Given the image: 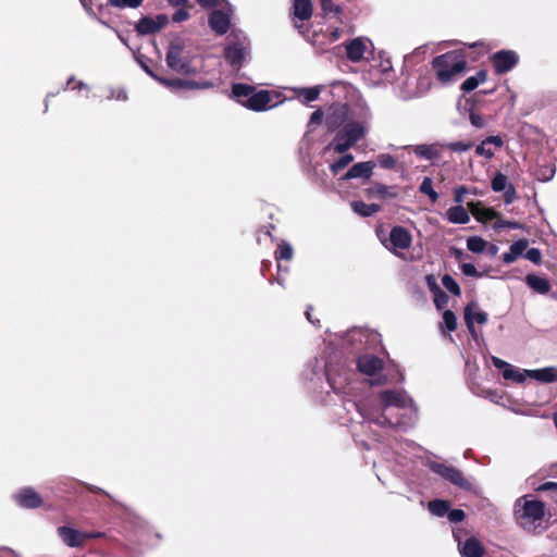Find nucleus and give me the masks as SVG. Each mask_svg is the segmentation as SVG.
Masks as SVG:
<instances>
[{
	"instance_id": "f257e3e1",
	"label": "nucleus",
	"mask_w": 557,
	"mask_h": 557,
	"mask_svg": "<svg viewBox=\"0 0 557 557\" xmlns=\"http://www.w3.org/2000/svg\"><path fill=\"white\" fill-rule=\"evenodd\" d=\"M383 412L379 414L376 409L364 404L350 401L363 421L372 422L380 426H398L406 429L417 419V409L412 399L404 391L386 389L380 393Z\"/></svg>"
},
{
	"instance_id": "f03ea898",
	"label": "nucleus",
	"mask_w": 557,
	"mask_h": 557,
	"mask_svg": "<svg viewBox=\"0 0 557 557\" xmlns=\"http://www.w3.org/2000/svg\"><path fill=\"white\" fill-rule=\"evenodd\" d=\"M372 114L368 107L360 106L354 109L350 119L337 131L325 151L344 153L366 137L371 126Z\"/></svg>"
},
{
	"instance_id": "7ed1b4c3",
	"label": "nucleus",
	"mask_w": 557,
	"mask_h": 557,
	"mask_svg": "<svg viewBox=\"0 0 557 557\" xmlns=\"http://www.w3.org/2000/svg\"><path fill=\"white\" fill-rule=\"evenodd\" d=\"M517 523L530 533H541L544 528L545 505L531 495L522 496L515 503Z\"/></svg>"
},
{
	"instance_id": "20e7f679",
	"label": "nucleus",
	"mask_w": 557,
	"mask_h": 557,
	"mask_svg": "<svg viewBox=\"0 0 557 557\" xmlns=\"http://www.w3.org/2000/svg\"><path fill=\"white\" fill-rule=\"evenodd\" d=\"M492 363L495 368L502 371V375L505 380L512 381L513 383L521 384L528 377L533 379L542 384L557 382V367L555 366L534 370H521L495 356L492 357Z\"/></svg>"
},
{
	"instance_id": "39448f33",
	"label": "nucleus",
	"mask_w": 557,
	"mask_h": 557,
	"mask_svg": "<svg viewBox=\"0 0 557 557\" xmlns=\"http://www.w3.org/2000/svg\"><path fill=\"white\" fill-rule=\"evenodd\" d=\"M432 65L435 71L436 78L442 84H449L456 76L460 75L465 71L467 62L461 53L450 51L436 57L433 60Z\"/></svg>"
},
{
	"instance_id": "423d86ee",
	"label": "nucleus",
	"mask_w": 557,
	"mask_h": 557,
	"mask_svg": "<svg viewBox=\"0 0 557 557\" xmlns=\"http://www.w3.org/2000/svg\"><path fill=\"white\" fill-rule=\"evenodd\" d=\"M165 61L168 66L176 73L194 74L197 71L191 64V59L186 51L184 41L180 38L171 41Z\"/></svg>"
},
{
	"instance_id": "0eeeda50",
	"label": "nucleus",
	"mask_w": 557,
	"mask_h": 557,
	"mask_svg": "<svg viewBox=\"0 0 557 557\" xmlns=\"http://www.w3.org/2000/svg\"><path fill=\"white\" fill-rule=\"evenodd\" d=\"M411 243L412 236L410 232L403 226L392 227L388 238L382 239L385 248L397 257H401L403 252L411 246Z\"/></svg>"
},
{
	"instance_id": "6e6552de",
	"label": "nucleus",
	"mask_w": 557,
	"mask_h": 557,
	"mask_svg": "<svg viewBox=\"0 0 557 557\" xmlns=\"http://www.w3.org/2000/svg\"><path fill=\"white\" fill-rule=\"evenodd\" d=\"M226 61L233 66L239 69L249 55V41L243 37H235L230 41L224 50Z\"/></svg>"
},
{
	"instance_id": "1a4fd4ad",
	"label": "nucleus",
	"mask_w": 557,
	"mask_h": 557,
	"mask_svg": "<svg viewBox=\"0 0 557 557\" xmlns=\"http://www.w3.org/2000/svg\"><path fill=\"white\" fill-rule=\"evenodd\" d=\"M428 466L434 473L449 481L451 484L463 490H471V483L463 476L462 472L455 467L437 461H430Z\"/></svg>"
},
{
	"instance_id": "9d476101",
	"label": "nucleus",
	"mask_w": 557,
	"mask_h": 557,
	"mask_svg": "<svg viewBox=\"0 0 557 557\" xmlns=\"http://www.w3.org/2000/svg\"><path fill=\"white\" fill-rule=\"evenodd\" d=\"M463 531H454V537L458 544V550L461 557H484L485 550L482 543L474 536L462 540Z\"/></svg>"
},
{
	"instance_id": "9b49d317",
	"label": "nucleus",
	"mask_w": 557,
	"mask_h": 557,
	"mask_svg": "<svg viewBox=\"0 0 557 557\" xmlns=\"http://www.w3.org/2000/svg\"><path fill=\"white\" fill-rule=\"evenodd\" d=\"M325 374L334 393L347 396L351 394L352 387L350 386V376L354 375L351 371L343 369L335 373L333 370L327 368Z\"/></svg>"
},
{
	"instance_id": "f8f14e48",
	"label": "nucleus",
	"mask_w": 557,
	"mask_h": 557,
	"mask_svg": "<svg viewBox=\"0 0 557 557\" xmlns=\"http://www.w3.org/2000/svg\"><path fill=\"white\" fill-rule=\"evenodd\" d=\"M354 109L347 104L337 103L332 106L326 113L325 124L330 129L341 128L351 116Z\"/></svg>"
},
{
	"instance_id": "ddd939ff",
	"label": "nucleus",
	"mask_w": 557,
	"mask_h": 557,
	"mask_svg": "<svg viewBox=\"0 0 557 557\" xmlns=\"http://www.w3.org/2000/svg\"><path fill=\"white\" fill-rule=\"evenodd\" d=\"M491 187L495 193H503L506 205H510L517 199L516 188L502 172L495 173L491 181Z\"/></svg>"
},
{
	"instance_id": "4468645a",
	"label": "nucleus",
	"mask_w": 557,
	"mask_h": 557,
	"mask_svg": "<svg viewBox=\"0 0 557 557\" xmlns=\"http://www.w3.org/2000/svg\"><path fill=\"white\" fill-rule=\"evenodd\" d=\"M493 66L497 74H504L516 66L518 54L511 50H502L494 53L492 58Z\"/></svg>"
},
{
	"instance_id": "2eb2a0df",
	"label": "nucleus",
	"mask_w": 557,
	"mask_h": 557,
	"mask_svg": "<svg viewBox=\"0 0 557 557\" xmlns=\"http://www.w3.org/2000/svg\"><path fill=\"white\" fill-rule=\"evenodd\" d=\"M168 23V17L164 14H159L156 17L144 16L140 18L135 29L139 35H151L159 32Z\"/></svg>"
},
{
	"instance_id": "dca6fc26",
	"label": "nucleus",
	"mask_w": 557,
	"mask_h": 557,
	"mask_svg": "<svg viewBox=\"0 0 557 557\" xmlns=\"http://www.w3.org/2000/svg\"><path fill=\"white\" fill-rule=\"evenodd\" d=\"M274 95L268 90L253 91L252 96L249 98L246 108L253 111H265L274 106L276 102H273Z\"/></svg>"
},
{
	"instance_id": "f3484780",
	"label": "nucleus",
	"mask_w": 557,
	"mask_h": 557,
	"mask_svg": "<svg viewBox=\"0 0 557 557\" xmlns=\"http://www.w3.org/2000/svg\"><path fill=\"white\" fill-rule=\"evenodd\" d=\"M491 146H494L496 149H500L504 146L503 138L499 135L487 136L475 147V154L487 160L493 159L495 157V151Z\"/></svg>"
},
{
	"instance_id": "a211bd4d",
	"label": "nucleus",
	"mask_w": 557,
	"mask_h": 557,
	"mask_svg": "<svg viewBox=\"0 0 557 557\" xmlns=\"http://www.w3.org/2000/svg\"><path fill=\"white\" fill-rule=\"evenodd\" d=\"M357 368L362 374L373 376L383 369V360L373 355H363L358 358Z\"/></svg>"
},
{
	"instance_id": "6ab92c4d",
	"label": "nucleus",
	"mask_w": 557,
	"mask_h": 557,
	"mask_svg": "<svg viewBox=\"0 0 557 557\" xmlns=\"http://www.w3.org/2000/svg\"><path fill=\"white\" fill-rule=\"evenodd\" d=\"M57 532L62 542L69 547H83L85 544L84 532L65 525L59 527Z\"/></svg>"
},
{
	"instance_id": "aec40b11",
	"label": "nucleus",
	"mask_w": 557,
	"mask_h": 557,
	"mask_svg": "<svg viewBox=\"0 0 557 557\" xmlns=\"http://www.w3.org/2000/svg\"><path fill=\"white\" fill-rule=\"evenodd\" d=\"M369 41L362 37H357L345 44L346 55L351 62H360L368 50Z\"/></svg>"
},
{
	"instance_id": "412c9836",
	"label": "nucleus",
	"mask_w": 557,
	"mask_h": 557,
	"mask_svg": "<svg viewBox=\"0 0 557 557\" xmlns=\"http://www.w3.org/2000/svg\"><path fill=\"white\" fill-rule=\"evenodd\" d=\"M375 163L373 161L358 162L354 164L342 177L343 181H349L352 178H370L373 173Z\"/></svg>"
},
{
	"instance_id": "4be33fe9",
	"label": "nucleus",
	"mask_w": 557,
	"mask_h": 557,
	"mask_svg": "<svg viewBox=\"0 0 557 557\" xmlns=\"http://www.w3.org/2000/svg\"><path fill=\"white\" fill-rule=\"evenodd\" d=\"M443 150L444 145L440 143L421 144L413 147V152L417 157L429 161L441 158Z\"/></svg>"
},
{
	"instance_id": "5701e85b",
	"label": "nucleus",
	"mask_w": 557,
	"mask_h": 557,
	"mask_svg": "<svg viewBox=\"0 0 557 557\" xmlns=\"http://www.w3.org/2000/svg\"><path fill=\"white\" fill-rule=\"evenodd\" d=\"M231 24L230 15L221 10H214L209 16V25L219 35L227 33Z\"/></svg>"
},
{
	"instance_id": "b1692460",
	"label": "nucleus",
	"mask_w": 557,
	"mask_h": 557,
	"mask_svg": "<svg viewBox=\"0 0 557 557\" xmlns=\"http://www.w3.org/2000/svg\"><path fill=\"white\" fill-rule=\"evenodd\" d=\"M15 499L17 504L25 508H37L41 505L42 500L38 493L33 488L26 487L21 490L16 495Z\"/></svg>"
},
{
	"instance_id": "393cba45",
	"label": "nucleus",
	"mask_w": 557,
	"mask_h": 557,
	"mask_svg": "<svg viewBox=\"0 0 557 557\" xmlns=\"http://www.w3.org/2000/svg\"><path fill=\"white\" fill-rule=\"evenodd\" d=\"M292 13L299 21L310 20L313 13L311 0H293Z\"/></svg>"
},
{
	"instance_id": "a878e982",
	"label": "nucleus",
	"mask_w": 557,
	"mask_h": 557,
	"mask_svg": "<svg viewBox=\"0 0 557 557\" xmlns=\"http://www.w3.org/2000/svg\"><path fill=\"white\" fill-rule=\"evenodd\" d=\"M524 282L536 294L546 295L550 290V282L545 276L528 274Z\"/></svg>"
},
{
	"instance_id": "bb28decb",
	"label": "nucleus",
	"mask_w": 557,
	"mask_h": 557,
	"mask_svg": "<svg viewBox=\"0 0 557 557\" xmlns=\"http://www.w3.org/2000/svg\"><path fill=\"white\" fill-rule=\"evenodd\" d=\"M527 239H519L512 243L509 247V251L503 255V261L507 264L515 262L528 248Z\"/></svg>"
},
{
	"instance_id": "cd10ccee",
	"label": "nucleus",
	"mask_w": 557,
	"mask_h": 557,
	"mask_svg": "<svg viewBox=\"0 0 557 557\" xmlns=\"http://www.w3.org/2000/svg\"><path fill=\"white\" fill-rule=\"evenodd\" d=\"M446 219L455 224H466L470 221L468 211L462 206L450 207L446 211Z\"/></svg>"
},
{
	"instance_id": "c85d7f7f",
	"label": "nucleus",
	"mask_w": 557,
	"mask_h": 557,
	"mask_svg": "<svg viewBox=\"0 0 557 557\" xmlns=\"http://www.w3.org/2000/svg\"><path fill=\"white\" fill-rule=\"evenodd\" d=\"M255 88L247 84H234L232 87V95L243 106H247L249 98L252 96Z\"/></svg>"
},
{
	"instance_id": "c756f323",
	"label": "nucleus",
	"mask_w": 557,
	"mask_h": 557,
	"mask_svg": "<svg viewBox=\"0 0 557 557\" xmlns=\"http://www.w3.org/2000/svg\"><path fill=\"white\" fill-rule=\"evenodd\" d=\"M377 337H379L377 333L368 331V330H361V329L357 330L356 329V330H352L349 332V341L351 343H356V342L363 343L364 342V344H368L369 342L376 341Z\"/></svg>"
},
{
	"instance_id": "7c9ffc66",
	"label": "nucleus",
	"mask_w": 557,
	"mask_h": 557,
	"mask_svg": "<svg viewBox=\"0 0 557 557\" xmlns=\"http://www.w3.org/2000/svg\"><path fill=\"white\" fill-rule=\"evenodd\" d=\"M351 209L355 213L361 216H371L380 210V206L376 203H366L363 201H352L350 203Z\"/></svg>"
},
{
	"instance_id": "2f4dec72",
	"label": "nucleus",
	"mask_w": 557,
	"mask_h": 557,
	"mask_svg": "<svg viewBox=\"0 0 557 557\" xmlns=\"http://www.w3.org/2000/svg\"><path fill=\"white\" fill-rule=\"evenodd\" d=\"M487 74L485 71L481 70L476 72L475 75L468 77L462 84L461 89L465 92H470L474 90L480 84L486 81Z\"/></svg>"
},
{
	"instance_id": "473e14b6",
	"label": "nucleus",
	"mask_w": 557,
	"mask_h": 557,
	"mask_svg": "<svg viewBox=\"0 0 557 557\" xmlns=\"http://www.w3.org/2000/svg\"><path fill=\"white\" fill-rule=\"evenodd\" d=\"M430 512L436 517H444L449 510V503L446 500L434 499L428 504Z\"/></svg>"
},
{
	"instance_id": "72a5a7b5",
	"label": "nucleus",
	"mask_w": 557,
	"mask_h": 557,
	"mask_svg": "<svg viewBox=\"0 0 557 557\" xmlns=\"http://www.w3.org/2000/svg\"><path fill=\"white\" fill-rule=\"evenodd\" d=\"M145 71L150 75L152 76L156 81H158L159 83H161L162 85L169 87L170 89H183V78H173V79H168V78H163V77H159L157 76L156 74H153L147 66L144 67Z\"/></svg>"
},
{
	"instance_id": "f704fd0d",
	"label": "nucleus",
	"mask_w": 557,
	"mask_h": 557,
	"mask_svg": "<svg viewBox=\"0 0 557 557\" xmlns=\"http://www.w3.org/2000/svg\"><path fill=\"white\" fill-rule=\"evenodd\" d=\"M419 190L429 196L432 202H436L438 199V194L433 188V181L431 177L425 176L420 184Z\"/></svg>"
},
{
	"instance_id": "c9c22d12",
	"label": "nucleus",
	"mask_w": 557,
	"mask_h": 557,
	"mask_svg": "<svg viewBox=\"0 0 557 557\" xmlns=\"http://www.w3.org/2000/svg\"><path fill=\"white\" fill-rule=\"evenodd\" d=\"M321 10L324 16H337L342 13V7L333 3L332 0H320Z\"/></svg>"
},
{
	"instance_id": "e433bc0d",
	"label": "nucleus",
	"mask_w": 557,
	"mask_h": 557,
	"mask_svg": "<svg viewBox=\"0 0 557 557\" xmlns=\"http://www.w3.org/2000/svg\"><path fill=\"white\" fill-rule=\"evenodd\" d=\"M486 245L487 243L480 236H471L467 239V248L474 253L483 252Z\"/></svg>"
},
{
	"instance_id": "4c0bfd02",
	"label": "nucleus",
	"mask_w": 557,
	"mask_h": 557,
	"mask_svg": "<svg viewBox=\"0 0 557 557\" xmlns=\"http://www.w3.org/2000/svg\"><path fill=\"white\" fill-rule=\"evenodd\" d=\"M293 255H294L293 247L286 242H281L275 251V259L277 261L290 260L293 258Z\"/></svg>"
},
{
	"instance_id": "58836bf2",
	"label": "nucleus",
	"mask_w": 557,
	"mask_h": 557,
	"mask_svg": "<svg viewBox=\"0 0 557 557\" xmlns=\"http://www.w3.org/2000/svg\"><path fill=\"white\" fill-rule=\"evenodd\" d=\"M352 161L354 156L351 153L344 152V154L338 160L330 164V170L333 174H337Z\"/></svg>"
},
{
	"instance_id": "ea45409f",
	"label": "nucleus",
	"mask_w": 557,
	"mask_h": 557,
	"mask_svg": "<svg viewBox=\"0 0 557 557\" xmlns=\"http://www.w3.org/2000/svg\"><path fill=\"white\" fill-rule=\"evenodd\" d=\"M442 284L453 295L459 296L461 294V290H460V287H459L458 283L456 282V280L451 275L445 274L442 277Z\"/></svg>"
},
{
	"instance_id": "a19ab883",
	"label": "nucleus",
	"mask_w": 557,
	"mask_h": 557,
	"mask_svg": "<svg viewBox=\"0 0 557 557\" xmlns=\"http://www.w3.org/2000/svg\"><path fill=\"white\" fill-rule=\"evenodd\" d=\"M144 0H108L107 4L117 9H136L141 5Z\"/></svg>"
},
{
	"instance_id": "79ce46f5",
	"label": "nucleus",
	"mask_w": 557,
	"mask_h": 557,
	"mask_svg": "<svg viewBox=\"0 0 557 557\" xmlns=\"http://www.w3.org/2000/svg\"><path fill=\"white\" fill-rule=\"evenodd\" d=\"M472 146V141L458 140L444 145V148L461 153L468 151Z\"/></svg>"
},
{
	"instance_id": "37998d69",
	"label": "nucleus",
	"mask_w": 557,
	"mask_h": 557,
	"mask_svg": "<svg viewBox=\"0 0 557 557\" xmlns=\"http://www.w3.org/2000/svg\"><path fill=\"white\" fill-rule=\"evenodd\" d=\"M319 95H320L319 87L301 88L299 90V97H301L305 102H312V101L317 100Z\"/></svg>"
},
{
	"instance_id": "c03bdc74",
	"label": "nucleus",
	"mask_w": 557,
	"mask_h": 557,
	"mask_svg": "<svg viewBox=\"0 0 557 557\" xmlns=\"http://www.w3.org/2000/svg\"><path fill=\"white\" fill-rule=\"evenodd\" d=\"M463 315H465V322L467 324L469 333L471 334L472 338L476 341L478 339V332H476V330L474 327V324H473L472 306H466Z\"/></svg>"
},
{
	"instance_id": "a18cd8bd",
	"label": "nucleus",
	"mask_w": 557,
	"mask_h": 557,
	"mask_svg": "<svg viewBox=\"0 0 557 557\" xmlns=\"http://www.w3.org/2000/svg\"><path fill=\"white\" fill-rule=\"evenodd\" d=\"M214 86L211 82H196L193 79H183V89H209Z\"/></svg>"
},
{
	"instance_id": "49530a36",
	"label": "nucleus",
	"mask_w": 557,
	"mask_h": 557,
	"mask_svg": "<svg viewBox=\"0 0 557 557\" xmlns=\"http://www.w3.org/2000/svg\"><path fill=\"white\" fill-rule=\"evenodd\" d=\"M377 163L382 169L392 170L396 166V159L389 153L377 156Z\"/></svg>"
},
{
	"instance_id": "de8ad7c7",
	"label": "nucleus",
	"mask_w": 557,
	"mask_h": 557,
	"mask_svg": "<svg viewBox=\"0 0 557 557\" xmlns=\"http://www.w3.org/2000/svg\"><path fill=\"white\" fill-rule=\"evenodd\" d=\"M476 216L479 220L483 222H488L492 220H496L499 218V213L492 208H483L476 212Z\"/></svg>"
},
{
	"instance_id": "09e8293b",
	"label": "nucleus",
	"mask_w": 557,
	"mask_h": 557,
	"mask_svg": "<svg viewBox=\"0 0 557 557\" xmlns=\"http://www.w3.org/2000/svg\"><path fill=\"white\" fill-rule=\"evenodd\" d=\"M467 306H472L473 323L485 324L487 322V313L478 309V304L472 301Z\"/></svg>"
},
{
	"instance_id": "8fccbe9b",
	"label": "nucleus",
	"mask_w": 557,
	"mask_h": 557,
	"mask_svg": "<svg viewBox=\"0 0 557 557\" xmlns=\"http://www.w3.org/2000/svg\"><path fill=\"white\" fill-rule=\"evenodd\" d=\"M443 321L447 331L453 332L457 327V318L450 310H445L443 313Z\"/></svg>"
},
{
	"instance_id": "3c124183",
	"label": "nucleus",
	"mask_w": 557,
	"mask_h": 557,
	"mask_svg": "<svg viewBox=\"0 0 557 557\" xmlns=\"http://www.w3.org/2000/svg\"><path fill=\"white\" fill-rule=\"evenodd\" d=\"M460 269L462 271V273L466 275V276H471V277H481L484 275V273H480L475 265L472 264V263H462L460 265Z\"/></svg>"
},
{
	"instance_id": "603ef678",
	"label": "nucleus",
	"mask_w": 557,
	"mask_h": 557,
	"mask_svg": "<svg viewBox=\"0 0 557 557\" xmlns=\"http://www.w3.org/2000/svg\"><path fill=\"white\" fill-rule=\"evenodd\" d=\"M426 282H428V285H429L431 292L434 293V296H440L444 300H447L446 294L444 292H442V289L437 286L436 281L433 275H428Z\"/></svg>"
},
{
	"instance_id": "864d4df0",
	"label": "nucleus",
	"mask_w": 557,
	"mask_h": 557,
	"mask_svg": "<svg viewBox=\"0 0 557 557\" xmlns=\"http://www.w3.org/2000/svg\"><path fill=\"white\" fill-rule=\"evenodd\" d=\"M524 258L534 264H540L542 261V253L537 248H530L525 251Z\"/></svg>"
},
{
	"instance_id": "5fc2aeb1",
	"label": "nucleus",
	"mask_w": 557,
	"mask_h": 557,
	"mask_svg": "<svg viewBox=\"0 0 557 557\" xmlns=\"http://www.w3.org/2000/svg\"><path fill=\"white\" fill-rule=\"evenodd\" d=\"M520 224L518 222H510V221H506V220H503L500 218L497 219L495 225H494V228L496 230H503V228H512V230H517V228H520Z\"/></svg>"
},
{
	"instance_id": "6e6d98bb",
	"label": "nucleus",
	"mask_w": 557,
	"mask_h": 557,
	"mask_svg": "<svg viewBox=\"0 0 557 557\" xmlns=\"http://www.w3.org/2000/svg\"><path fill=\"white\" fill-rule=\"evenodd\" d=\"M469 120L471 125L476 128H483L486 124L485 119L481 114L475 112L470 113Z\"/></svg>"
},
{
	"instance_id": "4d7b16f0",
	"label": "nucleus",
	"mask_w": 557,
	"mask_h": 557,
	"mask_svg": "<svg viewBox=\"0 0 557 557\" xmlns=\"http://www.w3.org/2000/svg\"><path fill=\"white\" fill-rule=\"evenodd\" d=\"M447 515H448L449 521L455 522V523L461 522L466 517L465 511L461 509L448 510Z\"/></svg>"
},
{
	"instance_id": "13d9d810",
	"label": "nucleus",
	"mask_w": 557,
	"mask_h": 557,
	"mask_svg": "<svg viewBox=\"0 0 557 557\" xmlns=\"http://www.w3.org/2000/svg\"><path fill=\"white\" fill-rule=\"evenodd\" d=\"M189 17V13L186 9L181 8L175 11V13L172 16L173 22L181 23L183 21H186Z\"/></svg>"
},
{
	"instance_id": "bf43d9fd",
	"label": "nucleus",
	"mask_w": 557,
	"mask_h": 557,
	"mask_svg": "<svg viewBox=\"0 0 557 557\" xmlns=\"http://www.w3.org/2000/svg\"><path fill=\"white\" fill-rule=\"evenodd\" d=\"M468 193L466 186H459L455 189V201L460 203L463 201L465 195Z\"/></svg>"
},
{
	"instance_id": "052dcab7",
	"label": "nucleus",
	"mask_w": 557,
	"mask_h": 557,
	"mask_svg": "<svg viewBox=\"0 0 557 557\" xmlns=\"http://www.w3.org/2000/svg\"><path fill=\"white\" fill-rule=\"evenodd\" d=\"M322 119H323V113L320 110H317L311 114L310 123L311 124L321 123Z\"/></svg>"
},
{
	"instance_id": "680f3d73",
	"label": "nucleus",
	"mask_w": 557,
	"mask_h": 557,
	"mask_svg": "<svg viewBox=\"0 0 557 557\" xmlns=\"http://www.w3.org/2000/svg\"><path fill=\"white\" fill-rule=\"evenodd\" d=\"M202 8H212L215 5L216 0H196Z\"/></svg>"
},
{
	"instance_id": "e2e57ef3",
	"label": "nucleus",
	"mask_w": 557,
	"mask_h": 557,
	"mask_svg": "<svg viewBox=\"0 0 557 557\" xmlns=\"http://www.w3.org/2000/svg\"><path fill=\"white\" fill-rule=\"evenodd\" d=\"M110 98H115L117 100H126L127 99V95H126V91L125 90H119L117 94H111Z\"/></svg>"
},
{
	"instance_id": "0e129e2a",
	"label": "nucleus",
	"mask_w": 557,
	"mask_h": 557,
	"mask_svg": "<svg viewBox=\"0 0 557 557\" xmlns=\"http://www.w3.org/2000/svg\"><path fill=\"white\" fill-rule=\"evenodd\" d=\"M556 487H557V483L546 482L543 485H541L539 490H541V491H549V490H554Z\"/></svg>"
},
{
	"instance_id": "69168bd1",
	"label": "nucleus",
	"mask_w": 557,
	"mask_h": 557,
	"mask_svg": "<svg viewBox=\"0 0 557 557\" xmlns=\"http://www.w3.org/2000/svg\"><path fill=\"white\" fill-rule=\"evenodd\" d=\"M169 3L173 7H185L188 0H168Z\"/></svg>"
},
{
	"instance_id": "338daca9",
	"label": "nucleus",
	"mask_w": 557,
	"mask_h": 557,
	"mask_svg": "<svg viewBox=\"0 0 557 557\" xmlns=\"http://www.w3.org/2000/svg\"><path fill=\"white\" fill-rule=\"evenodd\" d=\"M497 252H498V247H497L496 245H490V246L487 247V253H488L490 256H492V257H493V256H496V255H497Z\"/></svg>"
},
{
	"instance_id": "774afa93",
	"label": "nucleus",
	"mask_w": 557,
	"mask_h": 557,
	"mask_svg": "<svg viewBox=\"0 0 557 557\" xmlns=\"http://www.w3.org/2000/svg\"><path fill=\"white\" fill-rule=\"evenodd\" d=\"M342 36V29L341 28H335L332 33H331V38L332 40H337L338 38H341Z\"/></svg>"
}]
</instances>
